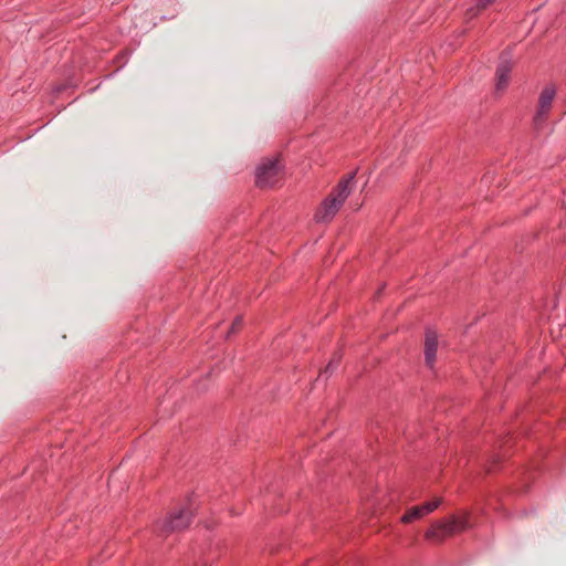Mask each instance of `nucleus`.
Wrapping results in <instances>:
<instances>
[{
    "instance_id": "2",
    "label": "nucleus",
    "mask_w": 566,
    "mask_h": 566,
    "mask_svg": "<svg viewBox=\"0 0 566 566\" xmlns=\"http://www.w3.org/2000/svg\"><path fill=\"white\" fill-rule=\"evenodd\" d=\"M471 527L470 513L452 514L447 518L436 521L424 533V538L434 543H442L446 538L462 533Z\"/></svg>"
},
{
    "instance_id": "10",
    "label": "nucleus",
    "mask_w": 566,
    "mask_h": 566,
    "mask_svg": "<svg viewBox=\"0 0 566 566\" xmlns=\"http://www.w3.org/2000/svg\"><path fill=\"white\" fill-rule=\"evenodd\" d=\"M495 0H478L476 7L479 10H483L488 8L490 4H492Z\"/></svg>"
},
{
    "instance_id": "7",
    "label": "nucleus",
    "mask_w": 566,
    "mask_h": 566,
    "mask_svg": "<svg viewBox=\"0 0 566 566\" xmlns=\"http://www.w3.org/2000/svg\"><path fill=\"white\" fill-rule=\"evenodd\" d=\"M438 335L433 329H427L424 338V360L429 368H432L436 363Z\"/></svg>"
},
{
    "instance_id": "11",
    "label": "nucleus",
    "mask_w": 566,
    "mask_h": 566,
    "mask_svg": "<svg viewBox=\"0 0 566 566\" xmlns=\"http://www.w3.org/2000/svg\"><path fill=\"white\" fill-rule=\"evenodd\" d=\"M333 364H334V361H333V360L328 363V365H327V367H326V371H327L329 368H332V367H333Z\"/></svg>"
},
{
    "instance_id": "5",
    "label": "nucleus",
    "mask_w": 566,
    "mask_h": 566,
    "mask_svg": "<svg viewBox=\"0 0 566 566\" xmlns=\"http://www.w3.org/2000/svg\"><path fill=\"white\" fill-rule=\"evenodd\" d=\"M555 95L556 90L554 85H546L541 92L538 98V108L534 116V124L537 128L545 123Z\"/></svg>"
},
{
    "instance_id": "1",
    "label": "nucleus",
    "mask_w": 566,
    "mask_h": 566,
    "mask_svg": "<svg viewBox=\"0 0 566 566\" xmlns=\"http://www.w3.org/2000/svg\"><path fill=\"white\" fill-rule=\"evenodd\" d=\"M355 174L348 175L340 179L337 186L331 191V193L322 201L319 207L314 213V220L317 223L331 222L345 200L350 195L349 185L353 182Z\"/></svg>"
},
{
    "instance_id": "8",
    "label": "nucleus",
    "mask_w": 566,
    "mask_h": 566,
    "mask_svg": "<svg viewBox=\"0 0 566 566\" xmlns=\"http://www.w3.org/2000/svg\"><path fill=\"white\" fill-rule=\"evenodd\" d=\"M512 72V64L510 61L501 62L495 72V90L497 93H502L506 90L510 83V74Z\"/></svg>"
},
{
    "instance_id": "6",
    "label": "nucleus",
    "mask_w": 566,
    "mask_h": 566,
    "mask_svg": "<svg viewBox=\"0 0 566 566\" xmlns=\"http://www.w3.org/2000/svg\"><path fill=\"white\" fill-rule=\"evenodd\" d=\"M441 503L442 499L436 497L431 501L424 502L421 505L412 506L406 511V513L400 517V521L403 524H409L420 520L437 510Z\"/></svg>"
},
{
    "instance_id": "3",
    "label": "nucleus",
    "mask_w": 566,
    "mask_h": 566,
    "mask_svg": "<svg viewBox=\"0 0 566 566\" xmlns=\"http://www.w3.org/2000/svg\"><path fill=\"white\" fill-rule=\"evenodd\" d=\"M281 178V165L277 158L260 163L255 171V184L260 188L274 186Z\"/></svg>"
},
{
    "instance_id": "4",
    "label": "nucleus",
    "mask_w": 566,
    "mask_h": 566,
    "mask_svg": "<svg viewBox=\"0 0 566 566\" xmlns=\"http://www.w3.org/2000/svg\"><path fill=\"white\" fill-rule=\"evenodd\" d=\"M192 516L193 513L190 510V507H182L178 511H175L163 521L160 525V531L163 533H169L185 530L191 523Z\"/></svg>"
},
{
    "instance_id": "9",
    "label": "nucleus",
    "mask_w": 566,
    "mask_h": 566,
    "mask_svg": "<svg viewBox=\"0 0 566 566\" xmlns=\"http://www.w3.org/2000/svg\"><path fill=\"white\" fill-rule=\"evenodd\" d=\"M242 322H243L242 317L241 316H237L234 318V321L232 322L230 329L227 333V337H229L230 335L237 333L241 328Z\"/></svg>"
}]
</instances>
